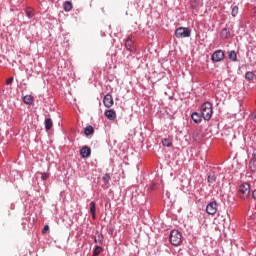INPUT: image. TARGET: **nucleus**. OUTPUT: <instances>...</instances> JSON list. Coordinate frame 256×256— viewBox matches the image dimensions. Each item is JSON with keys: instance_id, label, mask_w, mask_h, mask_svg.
I'll return each mask as SVG.
<instances>
[{"instance_id": "nucleus-1", "label": "nucleus", "mask_w": 256, "mask_h": 256, "mask_svg": "<svg viewBox=\"0 0 256 256\" xmlns=\"http://www.w3.org/2000/svg\"><path fill=\"white\" fill-rule=\"evenodd\" d=\"M202 119L205 121H209L211 117H213V104L210 102H205L202 104L201 109H200Z\"/></svg>"}, {"instance_id": "nucleus-2", "label": "nucleus", "mask_w": 256, "mask_h": 256, "mask_svg": "<svg viewBox=\"0 0 256 256\" xmlns=\"http://www.w3.org/2000/svg\"><path fill=\"white\" fill-rule=\"evenodd\" d=\"M183 241V236L179 230H172L170 233V243L177 247V245L181 244Z\"/></svg>"}, {"instance_id": "nucleus-3", "label": "nucleus", "mask_w": 256, "mask_h": 256, "mask_svg": "<svg viewBox=\"0 0 256 256\" xmlns=\"http://www.w3.org/2000/svg\"><path fill=\"white\" fill-rule=\"evenodd\" d=\"M250 194H251V186L249 185V183H244L240 185L239 191H238V195L240 199H247V197H249Z\"/></svg>"}, {"instance_id": "nucleus-4", "label": "nucleus", "mask_w": 256, "mask_h": 256, "mask_svg": "<svg viewBox=\"0 0 256 256\" xmlns=\"http://www.w3.org/2000/svg\"><path fill=\"white\" fill-rule=\"evenodd\" d=\"M175 36L177 39H185L191 37V29L185 27H179L175 31Z\"/></svg>"}, {"instance_id": "nucleus-5", "label": "nucleus", "mask_w": 256, "mask_h": 256, "mask_svg": "<svg viewBox=\"0 0 256 256\" xmlns=\"http://www.w3.org/2000/svg\"><path fill=\"white\" fill-rule=\"evenodd\" d=\"M214 63H219L225 59V52L223 50H216L211 57Z\"/></svg>"}, {"instance_id": "nucleus-6", "label": "nucleus", "mask_w": 256, "mask_h": 256, "mask_svg": "<svg viewBox=\"0 0 256 256\" xmlns=\"http://www.w3.org/2000/svg\"><path fill=\"white\" fill-rule=\"evenodd\" d=\"M217 209H218L217 202L212 201L208 203V205L206 206V213L208 215H215V213H217Z\"/></svg>"}, {"instance_id": "nucleus-7", "label": "nucleus", "mask_w": 256, "mask_h": 256, "mask_svg": "<svg viewBox=\"0 0 256 256\" xmlns=\"http://www.w3.org/2000/svg\"><path fill=\"white\" fill-rule=\"evenodd\" d=\"M125 47L128 51H134L135 50V41L133 40V37L129 36L125 42Z\"/></svg>"}, {"instance_id": "nucleus-8", "label": "nucleus", "mask_w": 256, "mask_h": 256, "mask_svg": "<svg viewBox=\"0 0 256 256\" xmlns=\"http://www.w3.org/2000/svg\"><path fill=\"white\" fill-rule=\"evenodd\" d=\"M103 104L110 109V107H113V96L111 94H107L104 96Z\"/></svg>"}, {"instance_id": "nucleus-9", "label": "nucleus", "mask_w": 256, "mask_h": 256, "mask_svg": "<svg viewBox=\"0 0 256 256\" xmlns=\"http://www.w3.org/2000/svg\"><path fill=\"white\" fill-rule=\"evenodd\" d=\"M80 155L83 159H87V157H91V148L89 146H84L80 150Z\"/></svg>"}, {"instance_id": "nucleus-10", "label": "nucleus", "mask_w": 256, "mask_h": 256, "mask_svg": "<svg viewBox=\"0 0 256 256\" xmlns=\"http://www.w3.org/2000/svg\"><path fill=\"white\" fill-rule=\"evenodd\" d=\"M102 181H103L102 187H104L105 189L109 188V182L111 181V176L106 173L102 177Z\"/></svg>"}, {"instance_id": "nucleus-11", "label": "nucleus", "mask_w": 256, "mask_h": 256, "mask_svg": "<svg viewBox=\"0 0 256 256\" xmlns=\"http://www.w3.org/2000/svg\"><path fill=\"white\" fill-rule=\"evenodd\" d=\"M191 118H192V121H194V123L199 124L201 123L203 116L197 112H194L192 113Z\"/></svg>"}, {"instance_id": "nucleus-12", "label": "nucleus", "mask_w": 256, "mask_h": 256, "mask_svg": "<svg viewBox=\"0 0 256 256\" xmlns=\"http://www.w3.org/2000/svg\"><path fill=\"white\" fill-rule=\"evenodd\" d=\"M105 116L107 117V119H109L110 121H114V119L117 117V114H115V111L113 110H107L105 112Z\"/></svg>"}, {"instance_id": "nucleus-13", "label": "nucleus", "mask_w": 256, "mask_h": 256, "mask_svg": "<svg viewBox=\"0 0 256 256\" xmlns=\"http://www.w3.org/2000/svg\"><path fill=\"white\" fill-rule=\"evenodd\" d=\"M220 36L222 37V39H229V37H231V31H229V29L227 28H224L220 32Z\"/></svg>"}, {"instance_id": "nucleus-14", "label": "nucleus", "mask_w": 256, "mask_h": 256, "mask_svg": "<svg viewBox=\"0 0 256 256\" xmlns=\"http://www.w3.org/2000/svg\"><path fill=\"white\" fill-rule=\"evenodd\" d=\"M228 55V59H230V61H237V52H235V50H231L227 52Z\"/></svg>"}, {"instance_id": "nucleus-15", "label": "nucleus", "mask_w": 256, "mask_h": 256, "mask_svg": "<svg viewBox=\"0 0 256 256\" xmlns=\"http://www.w3.org/2000/svg\"><path fill=\"white\" fill-rule=\"evenodd\" d=\"M95 133V129H93V126L89 125L86 128H84V135L88 137V135H93Z\"/></svg>"}, {"instance_id": "nucleus-16", "label": "nucleus", "mask_w": 256, "mask_h": 256, "mask_svg": "<svg viewBox=\"0 0 256 256\" xmlns=\"http://www.w3.org/2000/svg\"><path fill=\"white\" fill-rule=\"evenodd\" d=\"M45 129L46 131L51 130V128L53 127V120H51V118H48L45 120Z\"/></svg>"}, {"instance_id": "nucleus-17", "label": "nucleus", "mask_w": 256, "mask_h": 256, "mask_svg": "<svg viewBox=\"0 0 256 256\" xmlns=\"http://www.w3.org/2000/svg\"><path fill=\"white\" fill-rule=\"evenodd\" d=\"M162 145H163L164 147H173V142H172L171 139H169V138H164V139L162 140Z\"/></svg>"}, {"instance_id": "nucleus-18", "label": "nucleus", "mask_w": 256, "mask_h": 256, "mask_svg": "<svg viewBox=\"0 0 256 256\" xmlns=\"http://www.w3.org/2000/svg\"><path fill=\"white\" fill-rule=\"evenodd\" d=\"M207 180H208V183L213 184L215 183V181H217V176L215 175V173H209Z\"/></svg>"}, {"instance_id": "nucleus-19", "label": "nucleus", "mask_w": 256, "mask_h": 256, "mask_svg": "<svg viewBox=\"0 0 256 256\" xmlns=\"http://www.w3.org/2000/svg\"><path fill=\"white\" fill-rule=\"evenodd\" d=\"M23 101L26 105H31L33 103V96L26 95L24 96Z\"/></svg>"}, {"instance_id": "nucleus-20", "label": "nucleus", "mask_w": 256, "mask_h": 256, "mask_svg": "<svg viewBox=\"0 0 256 256\" xmlns=\"http://www.w3.org/2000/svg\"><path fill=\"white\" fill-rule=\"evenodd\" d=\"M97 207H96V204L95 202H91L90 203V213L93 217V219H95V211H96Z\"/></svg>"}, {"instance_id": "nucleus-21", "label": "nucleus", "mask_w": 256, "mask_h": 256, "mask_svg": "<svg viewBox=\"0 0 256 256\" xmlns=\"http://www.w3.org/2000/svg\"><path fill=\"white\" fill-rule=\"evenodd\" d=\"M64 11H71L73 9V4L69 1L64 2L63 4Z\"/></svg>"}, {"instance_id": "nucleus-22", "label": "nucleus", "mask_w": 256, "mask_h": 256, "mask_svg": "<svg viewBox=\"0 0 256 256\" xmlns=\"http://www.w3.org/2000/svg\"><path fill=\"white\" fill-rule=\"evenodd\" d=\"M245 79H247V81H253L255 79V74L251 71L246 72Z\"/></svg>"}, {"instance_id": "nucleus-23", "label": "nucleus", "mask_w": 256, "mask_h": 256, "mask_svg": "<svg viewBox=\"0 0 256 256\" xmlns=\"http://www.w3.org/2000/svg\"><path fill=\"white\" fill-rule=\"evenodd\" d=\"M26 15L29 19H31V17H34L35 13L33 12V8H31V7L27 8Z\"/></svg>"}, {"instance_id": "nucleus-24", "label": "nucleus", "mask_w": 256, "mask_h": 256, "mask_svg": "<svg viewBox=\"0 0 256 256\" xmlns=\"http://www.w3.org/2000/svg\"><path fill=\"white\" fill-rule=\"evenodd\" d=\"M103 251L101 246H96L93 252V256H98Z\"/></svg>"}, {"instance_id": "nucleus-25", "label": "nucleus", "mask_w": 256, "mask_h": 256, "mask_svg": "<svg viewBox=\"0 0 256 256\" xmlns=\"http://www.w3.org/2000/svg\"><path fill=\"white\" fill-rule=\"evenodd\" d=\"M238 13H239V7L234 6L232 8V17H237Z\"/></svg>"}, {"instance_id": "nucleus-26", "label": "nucleus", "mask_w": 256, "mask_h": 256, "mask_svg": "<svg viewBox=\"0 0 256 256\" xmlns=\"http://www.w3.org/2000/svg\"><path fill=\"white\" fill-rule=\"evenodd\" d=\"M41 179H42V181H47V179H49V174H47V173H42V174H41Z\"/></svg>"}, {"instance_id": "nucleus-27", "label": "nucleus", "mask_w": 256, "mask_h": 256, "mask_svg": "<svg viewBox=\"0 0 256 256\" xmlns=\"http://www.w3.org/2000/svg\"><path fill=\"white\" fill-rule=\"evenodd\" d=\"M249 117H250L251 121H255V119H256V111L253 112L252 114H250Z\"/></svg>"}, {"instance_id": "nucleus-28", "label": "nucleus", "mask_w": 256, "mask_h": 256, "mask_svg": "<svg viewBox=\"0 0 256 256\" xmlns=\"http://www.w3.org/2000/svg\"><path fill=\"white\" fill-rule=\"evenodd\" d=\"M12 83H13V77L8 78V79L6 80V85H11Z\"/></svg>"}, {"instance_id": "nucleus-29", "label": "nucleus", "mask_w": 256, "mask_h": 256, "mask_svg": "<svg viewBox=\"0 0 256 256\" xmlns=\"http://www.w3.org/2000/svg\"><path fill=\"white\" fill-rule=\"evenodd\" d=\"M47 231H49V225L44 226L42 233L45 234V233H47Z\"/></svg>"}, {"instance_id": "nucleus-30", "label": "nucleus", "mask_w": 256, "mask_h": 256, "mask_svg": "<svg viewBox=\"0 0 256 256\" xmlns=\"http://www.w3.org/2000/svg\"><path fill=\"white\" fill-rule=\"evenodd\" d=\"M94 241H95V243H100V244L102 243L101 237H99L98 239H97V238H95V240H94Z\"/></svg>"}, {"instance_id": "nucleus-31", "label": "nucleus", "mask_w": 256, "mask_h": 256, "mask_svg": "<svg viewBox=\"0 0 256 256\" xmlns=\"http://www.w3.org/2000/svg\"><path fill=\"white\" fill-rule=\"evenodd\" d=\"M250 165H254L256 167V161L255 160H251L250 161Z\"/></svg>"}, {"instance_id": "nucleus-32", "label": "nucleus", "mask_w": 256, "mask_h": 256, "mask_svg": "<svg viewBox=\"0 0 256 256\" xmlns=\"http://www.w3.org/2000/svg\"><path fill=\"white\" fill-rule=\"evenodd\" d=\"M252 197H253V199H256V190L253 191Z\"/></svg>"}]
</instances>
